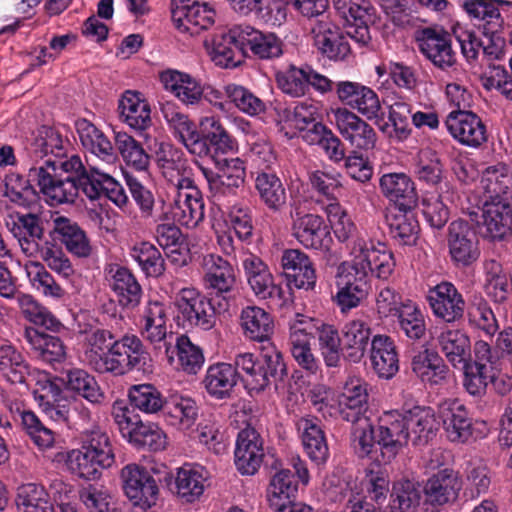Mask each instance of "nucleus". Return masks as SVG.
Segmentation results:
<instances>
[{"label": "nucleus", "instance_id": "f257e3e1", "mask_svg": "<svg viewBox=\"0 0 512 512\" xmlns=\"http://www.w3.org/2000/svg\"><path fill=\"white\" fill-rule=\"evenodd\" d=\"M395 265L394 255L385 244L357 235L349 245V260L338 267L337 276L347 277L335 297L341 310L345 312L358 306L367 293L369 277L386 280L392 275Z\"/></svg>", "mask_w": 512, "mask_h": 512}, {"label": "nucleus", "instance_id": "f03ea898", "mask_svg": "<svg viewBox=\"0 0 512 512\" xmlns=\"http://www.w3.org/2000/svg\"><path fill=\"white\" fill-rule=\"evenodd\" d=\"M114 452L108 435L99 427L84 430L81 446L67 454L66 464L72 474L85 480H96L101 471L113 465Z\"/></svg>", "mask_w": 512, "mask_h": 512}, {"label": "nucleus", "instance_id": "7ed1b4c3", "mask_svg": "<svg viewBox=\"0 0 512 512\" xmlns=\"http://www.w3.org/2000/svg\"><path fill=\"white\" fill-rule=\"evenodd\" d=\"M234 362L237 379L241 378L250 395L261 393L270 385V378L286 371L282 355L273 343L262 345L260 358L245 352L238 354Z\"/></svg>", "mask_w": 512, "mask_h": 512}, {"label": "nucleus", "instance_id": "20e7f679", "mask_svg": "<svg viewBox=\"0 0 512 512\" xmlns=\"http://www.w3.org/2000/svg\"><path fill=\"white\" fill-rule=\"evenodd\" d=\"M150 362V354L135 335H125L113 341L108 350V372L116 375H123L132 369L147 371L151 367Z\"/></svg>", "mask_w": 512, "mask_h": 512}, {"label": "nucleus", "instance_id": "39448f33", "mask_svg": "<svg viewBox=\"0 0 512 512\" xmlns=\"http://www.w3.org/2000/svg\"><path fill=\"white\" fill-rule=\"evenodd\" d=\"M408 444V434L404 428L401 411H384L378 419L377 445L380 454L375 460L386 465Z\"/></svg>", "mask_w": 512, "mask_h": 512}, {"label": "nucleus", "instance_id": "423d86ee", "mask_svg": "<svg viewBox=\"0 0 512 512\" xmlns=\"http://www.w3.org/2000/svg\"><path fill=\"white\" fill-rule=\"evenodd\" d=\"M67 145L68 143L55 128L40 127L33 141L26 149V165L28 169L33 166L44 165L47 169L56 172L58 163L56 158L66 156Z\"/></svg>", "mask_w": 512, "mask_h": 512}, {"label": "nucleus", "instance_id": "0eeeda50", "mask_svg": "<svg viewBox=\"0 0 512 512\" xmlns=\"http://www.w3.org/2000/svg\"><path fill=\"white\" fill-rule=\"evenodd\" d=\"M172 201L164 219H172L187 228H195L204 218V202L198 188L194 185H184L169 191Z\"/></svg>", "mask_w": 512, "mask_h": 512}, {"label": "nucleus", "instance_id": "6e6552de", "mask_svg": "<svg viewBox=\"0 0 512 512\" xmlns=\"http://www.w3.org/2000/svg\"><path fill=\"white\" fill-rule=\"evenodd\" d=\"M120 479L125 495L135 506L148 509L156 504L159 488L145 467L136 463L127 464L120 471Z\"/></svg>", "mask_w": 512, "mask_h": 512}, {"label": "nucleus", "instance_id": "1a4fd4ad", "mask_svg": "<svg viewBox=\"0 0 512 512\" xmlns=\"http://www.w3.org/2000/svg\"><path fill=\"white\" fill-rule=\"evenodd\" d=\"M54 173L51 169L40 165L29 168L28 176L39 187L49 205L73 203L79 194L76 179L71 176L59 178Z\"/></svg>", "mask_w": 512, "mask_h": 512}, {"label": "nucleus", "instance_id": "9d476101", "mask_svg": "<svg viewBox=\"0 0 512 512\" xmlns=\"http://www.w3.org/2000/svg\"><path fill=\"white\" fill-rule=\"evenodd\" d=\"M217 165V173L205 167H200V169L212 196L216 200H221L223 197L234 195L236 190L243 186L246 167L244 161L238 157L224 159Z\"/></svg>", "mask_w": 512, "mask_h": 512}, {"label": "nucleus", "instance_id": "9b49d317", "mask_svg": "<svg viewBox=\"0 0 512 512\" xmlns=\"http://www.w3.org/2000/svg\"><path fill=\"white\" fill-rule=\"evenodd\" d=\"M333 122L345 141L357 150L375 147L377 135L373 127L347 108L332 110Z\"/></svg>", "mask_w": 512, "mask_h": 512}, {"label": "nucleus", "instance_id": "f8f14e48", "mask_svg": "<svg viewBox=\"0 0 512 512\" xmlns=\"http://www.w3.org/2000/svg\"><path fill=\"white\" fill-rule=\"evenodd\" d=\"M161 112L173 135L187 150L197 156L207 155L209 147L201 138L195 124L171 102L163 103Z\"/></svg>", "mask_w": 512, "mask_h": 512}, {"label": "nucleus", "instance_id": "ddd939ff", "mask_svg": "<svg viewBox=\"0 0 512 512\" xmlns=\"http://www.w3.org/2000/svg\"><path fill=\"white\" fill-rule=\"evenodd\" d=\"M176 306L190 326L202 330L214 327L216 318L211 302L194 288H183L176 297Z\"/></svg>", "mask_w": 512, "mask_h": 512}, {"label": "nucleus", "instance_id": "4468645a", "mask_svg": "<svg viewBox=\"0 0 512 512\" xmlns=\"http://www.w3.org/2000/svg\"><path fill=\"white\" fill-rule=\"evenodd\" d=\"M481 235L489 241H503L512 233V209L505 200H482Z\"/></svg>", "mask_w": 512, "mask_h": 512}, {"label": "nucleus", "instance_id": "2eb2a0df", "mask_svg": "<svg viewBox=\"0 0 512 512\" xmlns=\"http://www.w3.org/2000/svg\"><path fill=\"white\" fill-rule=\"evenodd\" d=\"M335 93L344 105L357 111L367 119L378 117L381 103L377 93L370 87L354 81H338Z\"/></svg>", "mask_w": 512, "mask_h": 512}, {"label": "nucleus", "instance_id": "dca6fc26", "mask_svg": "<svg viewBox=\"0 0 512 512\" xmlns=\"http://www.w3.org/2000/svg\"><path fill=\"white\" fill-rule=\"evenodd\" d=\"M111 340L113 334L105 329L90 328L80 331L78 341L82 361L99 373L108 372V350Z\"/></svg>", "mask_w": 512, "mask_h": 512}, {"label": "nucleus", "instance_id": "f3484780", "mask_svg": "<svg viewBox=\"0 0 512 512\" xmlns=\"http://www.w3.org/2000/svg\"><path fill=\"white\" fill-rule=\"evenodd\" d=\"M241 264L247 283L256 296L267 298H282L283 291L274 283V277L268 265L257 255L244 252Z\"/></svg>", "mask_w": 512, "mask_h": 512}, {"label": "nucleus", "instance_id": "a211bd4d", "mask_svg": "<svg viewBox=\"0 0 512 512\" xmlns=\"http://www.w3.org/2000/svg\"><path fill=\"white\" fill-rule=\"evenodd\" d=\"M156 164L167 181L169 189L174 190L193 182L191 169L181 150L170 144H161L156 152Z\"/></svg>", "mask_w": 512, "mask_h": 512}, {"label": "nucleus", "instance_id": "6ab92c4d", "mask_svg": "<svg viewBox=\"0 0 512 512\" xmlns=\"http://www.w3.org/2000/svg\"><path fill=\"white\" fill-rule=\"evenodd\" d=\"M215 15V10L207 3L195 0H179L172 10V20L176 28L192 35L209 28Z\"/></svg>", "mask_w": 512, "mask_h": 512}, {"label": "nucleus", "instance_id": "aec40b11", "mask_svg": "<svg viewBox=\"0 0 512 512\" xmlns=\"http://www.w3.org/2000/svg\"><path fill=\"white\" fill-rule=\"evenodd\" d=\"M448 247L457 265L468 266L479 257L478 240L470 225L463 220L451 222L448 228Z\"/></svg>", "mask_w": 512, "mask_h": 512}, {"label": "nucleus", "instance_id": "412c9836", "mask_svg": "<svg viewBox=\"0 0 512 512\" xmlns=\"http://www.w3.org/2000/svg\"><path fill=\"white\" fill-rule=\"evenodd\" d=\"M314 45L330 60H345L351 53L348 35L329 20H319L312 28Z\"/></svg>", "mask_w": 512, "mask_h": 512}, {"label": "nucleus", "instance_id": "4be33fe9", "mask_svg": "<svg viewBox=\"0 0 512 512\" xmlns=\"http://www.w3.org/2000/svg\"><path fill=\"white\" fill-rule=\"evenodd\" d=\"M235 465L243 475H254L261 466L264 450L259 433L251 426L242 429L237 436Z\"/></svg>", "mask_w": 512, "mask_h": 512}, {"label": "nucleus", "instance_id": "5701e85b", "mask_svg": "<svg viewBox=\"0 0 512 512\" xmlns=\"http://www.w3.org/2000/svg\"><path fill=\"white\" fill-rule=\"evenodd\" d=\"M334 7L347 23V35L365 44L370 40L368 22L372 9L368 0H333Z\"/></svg>", "mask_w": 512, "mask_h": 512}, {"label": "nucleus", "instance_id": "b1692460", "mask_svg": "<svg viewBox=\"0 0 512 512\" xmlns=\"http://www.w3.org/2000/svg\"><path fill=\"white\" fill-rule=\"evenodd\" d=\"M241 25L214 36L210 56L212 61L222 68H234L241 62L245 53Z\"/></svg>", "mask_w": 512, "mask_h": 512}, {"label": "nucleus", "instance_id": "393cba45", "mask_svg": "<svg viewBox=\"0 0 512 512\" xmlns=\"http://www.w3.org/2000/svg\"><path fill=\"white\" fill-rule=\"evenodd\" d=\"M446 127L459 143L478 147L486 141V128L474 113L465 110L453 111L446 119Z\"/></svg>", "mask_w": 512, "mask_h": 512}, {"label": "nucleus", "instance_id": "a878e982", "mask_svg": "<svg viewBox=\"0 0 512 512\" xmlns=\"http://www.w3.org/2000/svg\"><path fill=\"white\" fill-rule=\"evenodd\" d=\"M293 236L306 248H329L332 239L322 217L315 214L296 213L292 224Z\"/></svg>", "mask_w": 512, "mask_h": 512}, {"label": "nucleus", "instance_id": "bb28decb", "mask_svg": "<svg viewBox=\"0 0 512 512\" xmlns=\"http://www.w3.org/2000/svg\"><path fill=\"white\" fill-rule=\"evenodd\" d=\"M427 298L433 313L446 322H454L464 314L465 301L450 282H441L430 289Z\"/></svg>", "mask_w": 512, "mask_h": 512}, {"label": "nucleus", "instance_id": "cd10ccee", "mask_svg": "<svg viewBox=\"0 0 512 512\" xmlns=\"http://www.w3.org/2000/svg\"><path fill=\"white\" fill-rule=\"evenodd\" d=\"M421 53L436 67L447 69L456 62V54L451 46V39L448 33L426 28L418 38Z\"/></svg>", "mask_w": 512, "mask_h": 512}, {"label": "nucleus", "instance_id": "c85d7f7f", "mask_svg": "<svg viewBox=\"0 0 512 512\" xmlns=\"http://www.w3.org/2000/svg\"><path fill=\"white\" fill-rule=\"evenodd\" d=\"M209 478L201 465L186 463L177 468L174 477L175 494L183 503H194L203 495Z\"/></svg>", "mask_w": 512, "mask_h": 512}, {"label": "nucleus", "instance_id": "c756f323", "mask_svg": "<svg viewBox=\"0 0 512 512\" xmlns=\"http://www.w3.org/2000/svg\"><path fill=\"white\" fill-rule=\"evenodd\" d=\"M338 413L348 421L367 418L368 391L367 384L358 377H350L345 382L342 393L338 396Z\"/></svg>", "mask_w": 512, "mask_h": 512}, {"label": "nucleus", "instance_id": "7c9ffc66", "mask_svg": "<svg viewBox=\"0 0 512 512\" xmlns=\"http://www.w3.org/2000/svg\"><path fill=\"white\" fill-rule=\"evenodd\" d=\"M462 6L469 17L478 22L483 35L508 33L510 21L495 5V0H466Z\"/></svg>", "mask_w": 512, "mask_h": 512}, {"label": "nucleus", "instance_id": "2f4dec72", "mask_svg": "<svg viewBox=\"0 0 512 512\" xmlns=\"http://www.w3.org/2000/svg\"><path fill=\"white\" fill-rule=\"evenodd\" d=\"M79 139L83 147L93 154L107 168H115L117 153L106 135L91 122L82 119L76 123Z\"/></svg>", "mask_w": 512, "mask_h": 512}, {"label": "nucleus", "instance_id": "473e14b6", "mask_svg": "<svg viewBox=\"0 0 512 512\" xmlns=\"http://www.w3.org/2000/svg\"><path fill=\"white\" fill-rule=\"evenodd\" d=\"M383 196L394 202L396 208L412 209L418 200L415 184L404 172H385L379 179Z\"/></svg>", "mask_w": 512, "mask_h": 512}, {"label": "nucleus", "instance_id": "72a5a7b5", "mask_svg": "<svg viewBox=\"0 0 512 512\" xmlns=\"http://www.w3.org/2000/svg\"><path fill=\"white\" fill-rule=\"evenodd\" d=\"M168 314L164 303L158 300H150L143 307L140 316V332L142 337L153 345L164 343L172 337L168 333Z\"/></svg>", "mask_w": 512, "mask_h": 512}, {"label": "nucleus", "instance_id": "f704fd0d", "mask_svg": "<svg viewBox=\"0 0 512 512\" xmlns=\"http://www.w3.org/2000/svg\"><path fill=\"white\" fill-rule=\"evenodd\" d=\"M462 488V483L450 469H443L428 478L424 486L426 500L432 506H443L454 502Z\"/></svg>", "mask_w": 512, "mask_h": 512}, {"label": "nucleus", "instance_id": "c9c22d12", "mask_svg": "<svg viewBox=\"0 0 512 512\" xmlns=\"http://www.w3.org/2000/svg\"><path fill=\"white\" fill-rule=\"evenodd\" d=\"M204 285L217 293H227L235 284L234 269L221 256L210 253L202 257L200 262Z\"/></svg>", "mask_w": 512, "mask_h": 512}, {"label": "nucleus", "instance_id": "e433bc0d", "mask_svg": "<svg viewBox=\"0 0 512 512\" xmlns=\"http://www.w3.org/2000/svg\"><path fill=\"white\" fill-rule=\"evenodd\" d=\"M118 109L121 121L137 132L145 131L152 125L150 105L139 92L125 91Z\"/></svg>", "mask_w": 512, "mask_h": 512}, {"label": "nucleus", "instance_id": "4c0bfd02", "mask_svg": "<svg viewBox=\"0 0 512 512\" xmlns=\"http://www.w3.org/2000/svg\"><path fill=\"white\" fill-rule=\"evenodd\" d=\"M408 442L414 445L427 443L437 431V422L433 411L428 407L415 406L401 411Z\"/></svg>", "mask_w": 512, "mask_h": 512}, {"label": "nucleus", "instance_id": "58836bf2", "mask_svg": "<svg viewBox=\"0 0 512 512\" xmlns=\"http://www.w3.org/2000/svg\"><path fill=\"white\" fill-rule=\"evenodd\" d=\"M447 437L453 442H466L471 436V421L465 406L456 399L443 401L439 406Z\"/></svg>", "mask_w": 512, "mask_h": 512}, {"label": "nucleus", "instance_id": "ea45409f", "mask_svg": "<svg viewBox=\"0 0 512 512\" xmlns=\"http://www.w3.org/2000/svg\"><path fill=\"white\" fill-rule=\"evenodd\" d=\"M160 81L165 90L171 92L185 105H196L203 97L201 83L185 72L165 70L160 74Z\"/></svg>", "mask_w": 512, "mask_h": 512}, {"label": "nucleus", "instance_id": "a19ab883", "mask_svg": "<svg viewBox=\"0 0 512 512\" xmlns=\"http://www.w3.org/2000/svg\"><path fill=\"white\" fill-rule=\"evenodd\" d=\"M296 426L308 457L316 464L325 463L329 457V448L320 421L305 416L297 421Z\"/></svg>", "mask_w": 512, "mask_h": 512}, {"label": "nucleus", "instance_id": "79ce46f5", "mask_svg": "<svg viewBox=\"0 0 512 512\" xmlns=\"http://www.w3.org/2000/svg\"><path fill=\"white\" fill-rule=\"evenodd\" d=\"M281 266L294 286L299 289H313L316 272L309 257L298 249H287L281 257Z\"/></svg>", "mask_w": 512, "mask_h": 512}, {"label": "nucleus", "instance_id": "37998d69", "mask_svg": "<svg viewBox=\"0 0 512 512\" xmlns=\"http://www.w3.org/2000/svg\"><path fill=\"white\" fill-rule=\"evenodd\" d=\"M370 360L379 377L392 378L399 369V359L394 341L387 335H375L371 340Z\"/></svg>", "mask_w": 512, "mask_h": 512}, {"label": "nucleus", "instance_id": "c03bdc74", "mask_svg": "<svg viewBox=\"0 0 512 512\" xmlns=\"http://www.w3.org/2000/svg\"><path fill=\"white\" fill-rule=\"evenodd\" d=\"M165 354L171 366L187 374H196L204 364L202 350L186 335L177 337L174 348L166 345Z\"/></svg>", "mask_w": 512, "mask_h": 512}, {"label": "nucleus", "instance_id": "a18cd8bd", "mask_svg": "<svg viewBox=\"0 0 512 512\" xmlns=\"http://www.w3.org/2000/svg\"><path fill=\"white\" fill-rule=\"evenodd\" d=\"M318 107L310 102L298 103L293 109L285 108L278 113V123L286 135L293 137L296 132H308L314 124H321L317 121Z\"/></svg>", "mask_w": 512, "mask_h": 512}, {"label": "nucleus", "instance_id": "49530a36", "mask_svg": "<svg viewBox=\"0 0 512 512\" xmlns=\"http://www.w3.org/2000/svg\"><path fill=\"white\" fill-rule=\"evenodd\" d=\"M53 232L76 257L87 258L92 253V246L85 232L72 220L64 216L52 218Z\"/></svg>", "mask_w": 512, "mask_h": 512}, {"label": "nucleus", "instance_id": "de8ad7c7", "mask_svg": "<svg viewBox=\"0 0 512 512\" xmlns=\"http://www.w3.org/2000/svg\"><path fill=\"white\" fill-rule=\"evenodd\" d=\"M245 51L248 49L259 59L278 58L283 53L282 40L272 32H263L249 25H241Z\"/></svg>", "mask_w": 512, "mask_h": 512}, {"label": "nucleus", "instance_id": "09e8293b", "mask_svg": "<svg viewBox=\"0 0 512 512\" xmlns=\"http://www.w3.org/2000/svg\"><path fill=\"white\" fill-rule=\"evenodd\" d=\"M240 325L246 338L261 342L262 345L271 343L274 324L271 316L263 308L247 306L240 314Z\"/></svg>", "mask_w": 512, "mask_h": 512}, {"label": "nucleus", "instance_id": "8fccbe9b", "mask_svg": "<svg viewBox=\"0 0 512 512\" xmlns=\"http://www.w3.org/2000/svg\"><path fill=\"white\" fill-rule=\"evenodd\" d=\"M0 375L12 384L24 383L30 375L24 354L8 341L0 342Z\"/></svg>", "mask_w": 512, "mask_h": 512}, {"label": "nucleus", "instance_id": "3c124183", "mask_svg": "<svg viewBox=\"0 0 512 512\" xmlns=\"http://www.w3.org/2000/svg\"><path fill=\"white\" fill-rule=\"evenodd\" d=\"M436 343L446 359L454 366L464 365L469 357L470 341L460 329L442 328Z\"/></svg>", "mask_w": 512, "mask_h": 512}, {"label": "nucleus", "instance_id": "603ef678", "mask_svg": "<svg viewBox=\"0 0 512 512\" xmlns=\"http://www.w3.org/2000/svg\"><path fill=\"white\" fill-rule=\"evenodd\" d=\"M237 381V371L232 364L216 363L207 369L203 384L210 396L224 399L230 396Z\"/></svg>", "mask_w": 512, "mask_h": 512}, {"label": "nucleus", "instance_id": "864d4df0", "mask_svg": "<svg viewBox=\"0 0 512 512\" xmlns=\"http://www.w3.org/2000/svg\"><path fill=\"white\" fill-rule=\"evenodd\" d=\"M480 188L484 192L483 199L503 200L502 196L508 195L512 189L511 169L503 163L487 167L482 172Z\"/></svg>", "mask_w": 512, "mask_h": 512}, {"label": "nucleus", "instance_id": "5fc2aeb1", "mask_svg": "<svg viewBox=\"0 0 512 512\" xmlns=\"http://www.w3.org/2000/svg\"><path fill=\"white\" fill-rule=\"evenodd\" d=\"M110 286L115 292L119 303L124 307H135L141 298V287L131 272L121 266L112 265L109 268Z\"/></svg>", "mask_w": 512, "mask_h": 512}, {"label": "nucleus", "instance_id": "6e6d98bb", "mask_svg": "<svg viewBox=\"0 0 512 512\" xmlns=\"http://www.w3.org/2000/svg\"><path fill=\"white\" fill-rule=\"evenodd\" d=\"M412 371L430 385H438L446 381L449 369L443 359L435 352L423 350L412 359Z\"/></svg>", "mask_w": 512, "mask_h": 512}, {"label": "nucleus", "instance_id": "4d7b16f0", "mask_svg": "<svg viewBox=\"0 0 512 512\" xmlns=\"http://www.w3.org/2000/svg\"><path fill=\"white\" fill-rule=\"evenodd\" d=\"M24 338L35 355L48 363L60 362L65 358L66 351L60 338L28 327L24 331Z\"/></svg>", "mask_w": 512, "mask_h": 512}, {"label": "nucleus", "instance_id": "13d9d810", "mask_svg": "<svg viewBox=\"0 0 512 512\" xmlns=\"http://www.w3.org/2000/svg\"><path fill=\"white\" fill-rule=\"evenodd\" d=\"M38 388L34 390L35 400L42 411L54 422H65L68 419V409L65 406L55 404L60 393L59 388L50 380L48 374H38Z\"/></svg>", "mask_w": 512, "mask_h": 512}, {"label": "nucleus", "instance_id": "bf43d9fd", "mask_svg": "<svg viewBox=\"0 0 512 512\" xmlns=\"http://www.w3.org/2000/svg\"><path fill=\"white\" fill-rule=\"evenodd\" d=\"M370 341V328L360 320H352L342 328V348L347 358L359 362L367 350Z\"/></svg>", "mask_w": 512, "mask_h": 512}, {"label": "nucleus", "instance_id": "052dcab7", "mask_svg": "<svg viewBox=\"0 0 512 512\" xmlns=\"http://www.w3.org/2000/svg\"><path fill=\"white\" fill-rule=\"evenodd\" d=\"M392 238L401 245H412L418 237V222L411 209L395 208L387 216Z\"/></svg>", "mask_w": 512, "mask_h": 512}, {"label": "nucleus", "instance_id": "680f3d73", "mask_svg": "<svg viewBox=\"0 0 512 512\" xmlns=\"http://www.w3.org/2000/svg\"><path fill=\"white\" fill-rule=\"evenodd\" d=\"M298 490L297 482L289 469L278 470L270 479L266 497L270 508L275 509L291 501Z\"/></svg>", "mask_w": 512, "mask_h": 512}, {"label": "nucleus", "instance_id": "e2e57ef3", "mask_svg": "<svg viewBox=\"0 0 512 512\" xmlns=\"http://www.w3.org/2000/svg\"><path fill=\"white\" fill-rule=\"evenodd\" d=\"M16 300L22 314L28 321L54 332L60 331L63 327L52 312L34 299L33 296L20 293L16 296Z\"/></svg>", "mask_w": 512, "mask_h": 512}, {"label": "nucleus", "instance_id": "0e129e2a", "mask_svg": "<svg viewBox=\"0 0 512 512\" xmlns=\"http://www.w3.org/2000/svg\"><path fill=\"white\" fill-rule=\"evenodd\" d=\"M311 337L297 326L291 327L290 351L297 364L310 374H317L320 363L311 350Z\"/></svg>", "mask_w": 512, "mask_h": 512}, {"label": "nucleus", "instance_id": "69168bd1", "mask_svg": "<svg viewBox=\"0 0 512 512\" xmlns=\"http://www.w3.org/2000/svg\"><path fill=\"white\" fill-rule=\"evenodd\" d=\"M197 415L198 409L195 401L182 396L172 397L165 410L167 423L183 431L194 425Z\"/></svg>", "mask_w": 512, "mask_h": 512}, {"label": "nucleus", "instance_id": "338daca9", "mask_svg": "<svg viewBox=\"0 0 512 512\" xmlns=\"http://www.w3.org/2000/svg\"><path fill=\"white\" fill-rule=\"evenodd\" d=\"M420 501L421 493L414 482L400 479L393 483L389 502L391 512H417Z\"/></svg>", "mask_w": 512, "mask_h": 512}, {"label": "nucleus", "instance_id": "774afa93", "mask_svg": "<svg viewBox=\"0 0 512 512\" xmlns=\"http://www.w3.org/2000/svg\"><path fill=\"white\" fill-rule=\"evenodd\" d=\"M16 505L18 512H53L48 493L43 486L34 483L18 488Z\"/></svg>", "mask_w": 512, "mask_h": 512}]
</instances>
